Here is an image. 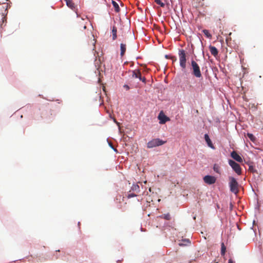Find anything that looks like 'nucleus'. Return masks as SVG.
<instances>
[{"instance_id": "1", "label": "nucleus", "mask_w": 263, "mask_h": 263, "mask_svg": "<svg viewBox=\"0 0 263 263\" xmlns=\"http://www.w3.org/2000/svg\"><path fill=\"white\" fill-rule=\"evenodd\" d=\"M229 179L230 191L235 194H237L239 192L238 183L237 180L233 177H229Z\"/></svg>"}, {"instance_id": "2", "label": "nucleus", "mask_w": 263, "mask_h": 263, "mask_svg": "<svg viewBox=\"0 0 263 263\" xmlns=\"http://www.w3.org/2000/svg\"><path fill=\"white\" fill-rule=\"evenodd\" d=\"M179 58L180 66L183 69H185L186 67V53L183 49H180L179 51Z\"/></svg>"}, {"instance_id": "3", "label": "nucleus", "mask_w": 263, "mask_h": 263, "mask_svg": "<svg viewBox=\"0 0 263 263\" xmlns=\"http://www.w3.org/2000/svg\"><path fill=\"white\" fill-rule=\"evenodd\" d=\"M191 66L192 69V73L196 78H200L202 76L200 67L198 64L194 61H191Z\"/></svg>"}, {"instance_id": "4", "label": "nucleus", "mask_w": 263, "mask_h": 263, "mask_svg": "<svg viewBox=\"0 0 263 263\" xmlns=\"http://www.w3.org/2000/svg\"><path fill=\"white\" fill-rule=\"evenodd\" d=\"M166 142V141H163L160 139H154L147 143V147L148 148H153L156 146L162 145Z\"/></svg>"}, {"instance_id": "5", "label": "nucleus", "mask_w": 263, "mask_h": 263, "mask_svg": "<svg viewBox=\"0 0 263 263\" xmlns=\"http://www.w3.org/2000/svg\"><path fill=\"white\" fill-rule=\"evenodd\" d=\"M229 164L238 175L241 174V169L240 165L238 163L232 160H229Z\"/></svg>"}, {"instance_id": "6", "label": "nucleus", "mask_w": 263, "mask_h": 263, "mask_svg": "<svg viewBox=\"0 0 263 263\" xmlns=\"http://www.w3.org/2000/svg\"><path fill=\"white\" fill-rule=\"evenodd\" d=\"M203 180L205 183L208 184H212L215 183L216 179L214 176L206 175L203 177Z\"/></svg>"}, {"instance_id": "7", "label": "nucleus", "mask_w": 263, "mask_h": 263, "mask_svg": "<svg viewBox=\"0 0 263 263\" xmlns=\"http://www.w3.org/2000/svg\"><path fill=\"white\" fill-rule=\"evenodd\" d=\"M158 119L159 120V123L163 124L166 123V122L170 120V118L166 116L162 111H161L158 116Z\"/></svg>"}, {"instance_id": "8", "label": "nucleus", "mask_w": 263, "mask_h": 263, "mask_svg": "<svg viewBox=\"0 0 263 263\" xmlns=\"http://www.w3.org/2000/svg\"><path fill=\"white\" fill-rule=\"evenodd\" d=\"M231 156L237 162H242V159L235 151H233L231 153Z\"/></svg>"}, {"instance_id": "9", "label": "nucleus", "mask_w": 263, "mask_h": 263, "mask_svg": "<svg viewBox=\"0 0 263 263\" xmlns=\"http://www.w3.org/2000/svg\"><path fill=\"white\" fill-rule=\"evenodd\" d=\"M204 139H205V141L207 143L209 147H210L211 148H212V149H215V147L214 146V145H213V143L208 134L204 135Z\"/></svg>"}, {"instance_id": "10", "label": "nucleus", "mask_w": 263, "mask_h": 263, "mask_svg": "<svg viewBox=\"0 0 263 263\" xmlns=\"http://www.w3.org/2000/svg\"><path fill=\"white\" fill-rule=\"evenodd\" d=\"M209 49H210V51L211 54L213 55H214L215 57L218 55V51L215 47L212 46H210Z\"/></svg>"}, {"instance_id": "11", "label": "nucleus", "mask_w": 263, "mask_h": 263, "mask_svg": "<svg viewBox=\"0 0 263 263\" xmlns=\"http://www.w3.org/2000/svg\"><path fill=\"white\" fill-rule=\"evenodd\" d=\"M126 45L125 44H123V43H121L120 44V50H121V52H120V55L121 57H123L124 54H125V52L126 51Z\"/></svg>"}, {"instance_id": "12", "label": "nucleus", "mask_w": 263, "mask_h": 263, "mask_svg": "<svg viewBox=\"0 0 263 263\" xmlns=\"http://www.w3.org/2000/svg\"><path fill=\"white\" fill-rule=\"evenodd\" d=\"M141 75V72L139 69H136L133 71V77L139 79Z\"/></svg>"}, {"instance_id": "13", "label": "nucleus", "mask_w": 263, "mask_h": 263, "mask_svg": "<svg viewBox=\"0 0 263 263\" xmlns=\"http://www.w3.org/2000/svg\"><path fill=\"white\" fill-rule=\"evenodd\" d=\"M131 191L135 192L136 193L140 192V187L137 184H133L131 187Z\"/></svg>"}, {"instance_id": "14", "label": "nucleus", "mask_w": 263, "mask_h": 263, "mask_svg": "<svg viewBox=\"0 0 263 263\" xmlns=\"http://www.w3.org/2000/svg\"><path fill=\"white\" fill-rule=\"evenodd\" d=\"M117 29L115 26H114L112 29V40H115L117 39Z\"/></svg>"}, {"instance_id": "15", "label": "nucleus", "mask_w": 263, "mask_h": 263, "mask_svg": "<svg viewBox=\"0 0 263 263\" xmlns=\"http://www.w3.org/2000/svg\"><path fill=\"white\" fill-rule=\"evenodd\" d=\"M112 5L115 8V11L117 12H118L120 11V8H119V6L118 5V4H117V2H116L115 1H112Z\"/></svg>"}, {"instance_id": "16", "label": "nucleus", "mask_w": 263, "mask_h": 263, "mask_svg": "<svg viewBox=\"0 0 263 263\" xmlns=\"http://www.w3.org/2000/svg\"><path fill=\"white\" fill-rule=\"evenodd\" d=\"M190 243H191V242L189 240V239H183L182 240V242L179 243V245L180 246H186Z\"/></svg>"}, {"instance_id": "17", "label": "nucleus", "mask_w": 263, "mask_h": 263, "mask_svg": "<svg viewBox=\"0 0 263 263\" xmlns=\"http://www.w3.org/2000/svg\"><path fill=\"white\" fill-rule=\"evenodd\" d=\"M202 32L208 38L211 39L212 37V35L210 33L209 30L204 29L202 30Z\"/></svg>"}, {"instance_id": "18", "label": "nucleus", "mask_w": 263, "mask_h": 263, "mask_svg": "<svg viewBox=\"0 0 263 263\" xmlns=\"http://www.w3.org/2000/svg\"><path fill=\"white\" fill-rule=\"evenodd\" d=\"M247 137L250 139L251 141H252V142H255V141L256 140V138L255 137V136L252 134H251V133H248L247 134Z\"/></svg>"}, {"instance_id": "19", "label": "nucleus", "mask_w": 263, "mask_h": 263, "mask_svg": "<svg viewBox=\"0 0 263 263\" xmlns=\"http://www.w3.org/2000/svg\"><path fill=\"white\" fill-rule=\"evenodd\" d=\"M155 2L161 7H164L165 6V3L162 2V0H155Z\"/></svg>"}, {"instance_id": "20", "label": "nucleus", "mask_w": 263, "mask_h": 263, "mask_svg": "<svg viewBox=\"0 0 263 263\" xmlns=\"http://www.w3.org/2000/svg\"><path fill=\"white\" fill-rule=\"evenodd\" d=\"M214 171L217 173L220 174V166L218 164H214L213 166Z\"/></svg>"}, {"instance_id": "21", "label": "nucleus", "mask_w": 263, "mask_h": 263, "mask_svg": "<svg viewBox=\"0 0 263 263\" xmlns=\"http://www.w3.org/2000/svg\"><path fill=\"white\" fill-rule=\"evenodd\" d=\"M226 251V247H225L224 243H221V254L222 255H224Z\"/></svg>"}, {"instance_id": "22", "label": "nucleus", "mask_w": 263, "mask_h": 263, "mask_svg": "<svg viewBox=\"0 0 263 263\" xmlns=\"http://www.w3.org/2000/svg\"><path fill=\"white\" fill-rule=\"evenodd\" d=\"M160 217L166 220H170L171 219V215L169 213H167L161 215Z\"/></svg>"}, {"instance_id": "23", "label": "nucleus", "mask_w": 263, "mask_h": 263, "mask_svg": "<svg viewBox=\"0 0 263 263\" xmlns=\"http://www.w3.org/2000/svg\"><path fill=\"white\" fill-rule=\"evenodd\" d=\"M66 3H67V5L71 8V9H72L74 7V4L71 2L70 1V0H66Z\"/></svg>"}, {"instance_id": "24", "label": "nucleus", "mask_w": 263, "mask_h": 263, "mask_svg": "<svg viewBox=\"0 0 263 263\" xmlns=\"http://www.w3.org/2000/svg\"><path fill=\"white\" fill-rule=\"evenodd\" d=\"M82 28H83L84 29H86V24H84L83 20H82V21H81L79 25V29L82 30Z\"/></svg>"}, {"instance_id": "25", "label": "nucleus", "mask_w": 263, "mask_h": 263, "mask_svg": "<svg viewBox=\"0 0 263 263\" xmlns=\"http://www.w3.org/2000/svg\"><path fill=\"white\" fill-rule=\"evenodd\" d=\"M130 191H129V193H127V195H126V196L127 197V198H130L132 197H136L137 196V195L136 194H134V193H130Z\"/></svg>"}, {"instance_id": "26", "label": "nucleus", "mask_w": 263, "mask_h": 263, "mask_svg": "<svg viewBox=\"0 0 263 263\" xmlns=\"http://www.w3.org/2000/svg\"><path fill=\"white\" fill-rule=\"evenodd\" d=\"M139 80L144 83H146V79L144 77H142L141 75L140 76V77L139 78Z\"/></svg>"}, {"instance_id": "27", "label": "nucleus", "mask_w": 263, "mask_h": 263, "mask_svg": "<svg viewBox=\"0 0 263 263\" xmlns=\"http://www.w3.org/2000/svg\"><path fill=\"white\" fill-rule=\"evenodd\" d=\"M249 170L251 172H253L254 171V167L253 166H250Z\"/></svg>"}, {"instance_id": "28", "label": "nucleus", "mask_w": 263, "mask_h": 263, "mask_svg": "<svg viewBox=\"0 0 263 263\" xmlns=\"http://www.w3.org/2000/svg\"><path fill=\"white\" fill-rule=\"evenodd\" d=\"M8 7V4H4V6H3V8H5V11L7 10Z\"/></svg>"}, {"instance_id": "29", "label": "nucleus", "mask_w": 263, "mask_h": 263, "mask_svg": "<svg viewBox=\"0 0 263 263\" xmlns=\"http://www.w3.org/2000/svg\"><path fill=\"white\" fill-rule=\"evenodd\" d=\"M87 34L89 36V35H91L92 37H93V35L92 34V33L90 31H87Z\"/></svg>"}, {"instance_id": "30", "label": "nucleus", "mask_w": 263, "mask_h": 263, "mask_svg": "<svg viewBox=\"0 0 263 263\" xmlns=\"http://www.w3.org/2000/svg\"><path fill=\"white\" fill-rule=\"evenodd\" d=\"M172 59H173V62L176 61V58L174 57H172Z\"/></svg>"}, {"instance_id": "31", "label": "nucleus", "mask_w": 263, "mask_h": 263, "mask_svg": "<svg viewBox=\"0 0 263 263\" xmlns=\"http://www.w3.org/2000/svg\"><path fill=\"white\" fill-rule=\"evenodd\" d=\"M228 263H233V261L232 259H229L228 261Z\"/></svg>"}, {"instance_id": "32", "label": "nucleus", "mask_w": 263, "mask_h": 263, "mask_svg": "<svg viewBox=\"0 0 263 263\" xmlns=\"http://www.w3.org/2000/svg\"><path fill=\"white\" fill-rule=\"evenodd\" d=\"M124 87H126V88H127V89H128V88H129V87H128V85H124Z\"/></svg>"}, {"instance_id": "33", "label": "nucleus", "mask_w": 263, "mask_h": 263, "mask_svg": "<svg viewBox=\"0 0 263 263\" xmlns=\"http://www.w3.org/2000/svg\"><path fill=\"white\" fill-rule=\"evenodd\" d=\"M165 57H166V58H168V55H165Z\"/></svg>"}, {"instance_id": "34", "label": "nucleus", "mask_w": 263, "mask_h": 263, "mask_svg": "<svg viewBox=\"0 0 263 263\" xmlns=\"http://www.w3.org/2000/svg\"><path fill=\"white\" fill-rule=\"evenodd\" d=\"M149 191L151 192V188H149Z\"/></svg>"}]
</instances>
